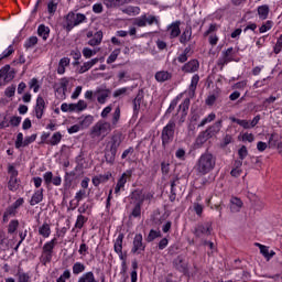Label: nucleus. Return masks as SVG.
I'll return each mask as SVG.
<instances>
[{
	"mask_svg": "<svg viewBox=\"0 0 282 282\" xmlns=\"http://www.w3.org/2000/svg\"><path fill=\"white\" fill-rule=\"evenodd\" d=\"M216 164L217 159L215 155L206 152L199 156L196 163V170L200 175H208V173L215 170Z\"/></svg>",
	"mask_w": 282,
	"mask_h": 282,
	"instance_id": "obj_1",
	"label": "nucleus"
},
{
	"mask_svg": "<svg viewBox=\"0 0 282 282\" xmlns=\"http://www.w3.org/2000/svg\"><path fill=\"white\" fill-rule=\"evenodd\" d=\"M85 21H87L86 14L69 12L65 17V28L69 32L77 25H80V23H85Z\"/></svg>",
	"mask_w": 282,
	"mask_h": 282,
	"instance_id": "obj_2",
	"label": "nucleus"
},
{
	"mask_svg": "<svg viewBox=\"0 0 282 282\" xmlns=\"http://www.w3.org/2000/svg\"><path fill=\"white\" fill-rule=\"evenodd\" d=\"M69 85V78L63 77L54 85V91L58 100H65L67 98V87Z\"/></svg>",
	"mask_w": 282,
	"mask_h": 282,
	"instance_id": "obj_3",
	"label": "nucleus"
},
{
	"mask_svg": "<svg viewBox=\"0 0 282 282\" xmlns=\"http://www.w3.org/2000/svg\"><path fill=\"white\" fill-rule=\"evenodd\" d=\"M113 127L109 123V121H98L94 128H93V133L95 135H108V133H111L113 131Z\"/></svg>",
	"mask_w": 282,
	"mask_h": 282,
	"instance_id": "obj_4",
	"label": "nucleus"
},
{
	"mask_svg": "<svg viewBox=\"0 0 282 282\" xmlns=\"http://www.w3.org/2000/svg\"><path fill=\"white\" fill-rule=\"evenodd\" d=\"M14 69L10 67V65H4L0 69V87H3V85H8V83L14 80Z\"/></svg>",
	"mask_w": 282,
	"mask_h": 282,
	"instance_id": "obj_5",
	"label": "nucleus"
},
{
	"mask_svg": "<svg viewBox=\"0 0 282 282\" xmlns=\"http://www.w3.org/2000/svg\"><path fill=\"white\" fill-rule=\"evenodd\" d=\"M175 134V121L171 120L169 123L163 128L162 131V143L163 147H166L169 142L173 140V135Z\"/></svg>",
	"mask_w": 282,
	"mask_h": 282,
	"instance_id": "obj_6",
	"label": "nucleus"
},
{
	"mask_svg": "<svg viewBox=\"0 0 282 282\" xmlns=\"http://www.w3.org/2000/svg\"><path fill=\"white\" fill-rule=\"evenodd\" d=\"M47 109V105L45 104V99L43 96L39 95L36 98L35 106L33 107V116L41 120L43 116H45V110Z\"/></svg>",
	"mask_w": 282,
	"mask_h": 282,
	"instance_id": "obj_7",
	"label": "nucleus"
},
{
	"mask_svg": "<svg viewBox=\"0 0 282 282\" xmlns=\"http://www.w3.org/2000/svg\"><path fill=\"white\" fill-rule=\"evenodd\" d=\"M153 23H158L155 15L142 14L133 20V25H137V28H147V25H153Z\"/></svg>",
	"mask_w": 282,
	"mask_h": 282,
	"instance_id": "obj_8",
	"label": "nucleus"
},
{
	"mask_svg": "<svg viewBox=\"0 0 282 282\" xmlns=\"http://www.w3.org/2000/svg\"><path fill=\"white\" fill-rule=\"evenodd\" d=\"M145 248L147 247L144 246L142 234H137L133 239V247L131 252H133V254H141L144 252Z\"/></svg>",
	"mask_w": 282,
	"mask_h": 282,
	"instance_id": "obj_9",
	"label": "nucleus"
},
{
	"mask_svg": "<svg viewBox=\"0 0 282 282\" xmlns=\"http://www.w3.org/2000/svg\"><path fill=\"white\" fill-rule=\"evenodd\" d=\"M197 69H199V61L197 59H191L182 67V72L185 74H195Z\"/></svg>",
	"mask_w": 282,
	"mask_h": 282,
	"instance_id": "obj_10",
	"label": "nucleus"
},
{
	"mask_svg": "<svg viewBox=\"0 0 282 282\" xmlns=\"http://www.w3.org/2000/svg\"><path fill=\"white\" fill-rule=\"evenodd\" d=\"M195 237H205L210 235V224H198L194 229Z\"/></svg>",
	"mask_w": 282,
	"mask_h": 282,
	"instance_id": "obj_11",
	"label": "nucleus"
},
{
	"mask_svg": "<svg viewBox=\"0 0 282 282\" xmlns=\"http://www.w3.org/2000/svg\"><path fill=\"white\" fill-rule=\"evenodd\" d=\"M120 144H122V135H112L110 142L108 143V147L110 148V153H118V148L120 147Z\"/></svg>",
	"mask_w": 282,
	"mask_h": 282,
	"instance_id": "obj_12",
	"label": "nucleus"
},
{
	"mask_svg": "<svg viewBox=\"0 0 282 282\" xmlns=\"http://www.w3.org/2000/svg\"><path fill=\"white\" fill-rule=\"evenodd\" d=\"M101 62L105 61V58H98V57H95L88 62H85L79 68H78V74H85V72H89V69H91V67H94V65H97L98 62Z\"/></svg>",
	"mask_w": 282,
	"mask_h": 282,
	"instance_id": "obj_13",
	"label": "nucleus"
},
{
	"mask_svg": "<svg viewBox=\"0 0 282 282\" xmlns=\"http://www.w3.org/2000/svg\"><path fill=\"white\" fill-rule=\"evenodd\" d=\"M131 174L128 173H123L120 178L117 182V185L115 187V195H120V193H122V191H124V186L127 184V180L129 178Z\"/></svg>",
	"mask_w": 282,
	"mask_h": 282,
	"instance_id": "obj_14",
	"label": "nucleus"
},
{
	"mask_svg": "<svg viewBox=\"0 0 282 282\" xmlns=\"http://www.w3.org/2000/svg\"><path fill=\"white\" fill-rule=\"evenodd\" d=\"M0 250H10L17 246V234L12 235V238L0 240Z\"/></svg>",
	"mask_w": 282,
	"mask_h": 282,
	"instance_id": "obj_15",
	"label": "nucleus"
},
{
	"mask_svg": "<svg viewBox=\"0 0 282 282\" xmlns=\"http://www.w3.org/2000/svg\"><path fill=\"white\" fill-rule=\"evenodd\" d=\"M78 124L83 131V129H89L91 124H94V116L86 115L78 118Z\"/></svg>",
	"mask_w": 282,
	"mask_h": 282,
	"instance_id": "obj_16",
	"label": "nucleus"
},
{
	"mask_svg": "<svg viewBox=\"0 0 282 282\" xmlns=\"http://www.w3.org/2000/svg\"><path fill=\"white\" fill-rule=\"evenodd\" d=\"M37 232L40 237H43V239H50V236L52 235V227L50 224L44 223L37 227Z\"/></svg>",
	"mask_w": 282,
	"mask_h": 282,
	"instance_id": "obj_17",
	"label": "nucleus"
},
{
	"mask_svg": "<svg viewBox=\"0 0 282 282\" xmlns=\"http://www.w3.org/2000/svg\"><path fill=\"white\" fill-rule=\"evenodd\" d=\"M234 54L235 50L232 47L227 48L223 58L219 59L218 65H227V63L235 61Z\"/></svg>",
	"mask_w": 282,
	"mask_h": 282,
	"instance_id": "obj_18",
	"label": "nucleus"
},
{
	"mask_svg": "<svg viewBox=\"0 0 282 282\" xmlns=\"http://www.w3.org/2000/svg\"><path fill=\"white\" fill-rule=\"evenodd\" d=\"M96 94H98L97 101L99 105H105V102H107V98H109V94H111V90L98 88Z\"/></svg>",
	"mask_w": 282,
	"mask_h": 282,
	"instance_id": "obj_19",
	"label": "nucleus"
},
{
	"mask_svg": "<svg viewBox=\"0 0 282 282\" xmlns=\"http://www.w3.org/2000/svg\"><path fill=\"white\" fill-rule=\"evenodd\" d=\"M197 85H199V75L195 74L193 75L189 87H188L189 98H193V96H195V91L197 90Z\"/></svg>",
	"mask_w": 282,
	"mask_h": 282,
	"instance_id": "obj_20",
	"label": "nucleus"
},
{
	"mask_svg": "<svg viewBox=\"0 0 282 282\" xmlns=\"http://www.w3.org/2000/svg\"><path fill=\"white\" fill-rule=\"evenodd\" d=\"M121 110L120 107H117L111 115L109 124H111L115 129H117L118 124H120Z\"/></svg>",
	"mask_w": 282,
	"mask_h": 282,
	"instance_id": "obj_21",
	"label": "nucleus"
},
{
	"mask_svg": "<svg viewBox=\"0 0 282 282\" xmlns=\"http://www.w3.org/2000/svg\"><path fill=\"white\" fill-rule=\"evenodd\" d=\"M56 243H58L56 238L46 241L42 248V251L47 252L48 254H54V248H56Z\"/></svg>",
	"mask_w": 282,
	"mask_h": 282,
	"instance_id": "obj_22",
	"label": "nucleus"
},
{
	"mask_svg": "<svg viewBox=\"0 0 282 282\" xmlns=\"http://www.w3.org/2000/svg\"><path fill=\"white\" fill-rule=\"evenodd\" d=\"M69 63H72V59H69V57H63L59 59L57 66V74H59V76H63V74H65V69L66 67H69Z\"/></svg>",
	"mask_w": 282,
	"mask_h": 282,
	"instance_id": "obj_23",
	"label": "nucleus"
},
{
	"mask_svg": "<svg viewBox=\"0 0 282 282\" xmlns=\"http://www.w3.org/2000/svg\"><path fill=\"white\" fill-rule=\"evenodd\" d=\"M43 202V188L36 189L31 197L30 204L31 206H36V204H41Z\"/></svg>",
	"mask_w": 282,
	"mask_h": 282,
	"instance_id": "obj_24",
	"label": "nucleus"
},
{
	"mask_svg": "<svg viewBox=\"0 0 282 282\" xmlns=\"http://www.w3.org/2000/svg\"><path fill=\"white\" fill-rule=\"evenodd\" d=\"M124 239V236L120 234L116 240H115V252L119 254L120 259H123L124 256H122V241Z\"/></svg>",
	"mask_w": 282,
	"mask_h": 282,
	"instance_id": "obj_25",
	"label": "nucleus"
},
{
	"mask_svg": "<svg viewBox=\"0 0 282 282\" xmlns=\"http://www.w3.org/2000/svg\"><path fill=\"white\" fill-rule=\"evenodd\" d=\"M241 206H243V203L238 197H232L230 199V210H231V213H239V210H241Z\"/></svg>",
	"mask_w": 282,
	"mask_h": 282,
	"instance_id": "obj_26",
	"label": "nucleus"
},
{
	"mask_svg": "<svg viewBox=\"0 0 282 282\" xmlns=\"http://www.w3.org/2000/svg\"><path fill=\"white\" fill-rule=\"evenodd\" d=\"M269 14H270V7H268V4L258 7L259 19H261L262 21H265V19H268Z\"/></svg>",
	"mask_w": 282,
	"mask_h": 282,
	"instance_id": "obj_27",
	"label": "nucleus"
},
{
	"mask_svg": "<svg viewBox=\"0 0 282 282\" xmlns=\"http://www.w3.org/2000/svg\"><path fill=\"white\" fill-rule=\"evenodd\" d=\"M192 36H193V30L191 29V26H187L180 37V43H182L183 45L188 43Z\"/></svg>",
	"mask_w": 282,
	"mask_h": 282,
	"instance_id": "obj_28",
	"label": "nucleus"
},
{
	"mask_svg": "<svg viewBox=\"0 0 282 282\" xmlns=\"http://www.w3.org/2000/svg\"><path fill=\"white\" fill-rule=\"evenodd\" d=\"M102 43V31H97L91 40L88 41V45L96 47Z\"/></svg>",
	"mask_w": 282,
	"mask_h": 282,
	"instance_id": "obj_29",
	"label": "nucleus"
},
{
	"mask_svg": "<svg viewBox=\"0 0 282 282\" xmlns=\"http://www.w3.org/2000/svg\"><path fill=\"white\" fill-rule=\"evenodd\" d=\"M143 101H144V97L142 96V94L137 95V97L133 100L134 113H138L140 109H142Z\"/></svg>",
	"mask_w": 282,
	"mask_h": 282,
	"instance_id": "obj_30",
	"label": "nucleus"
},
{
	"mask_svg": "<svg viewBox=\"0 0 282 282\" xmlns=\"http://www.w3.org/2000/svg\"><path fill=\"white\" fill-rule=\"evenodd\" d=\"M170 78L171 73L167 70H160L155 74V80H158V83H165V80H170Z\"/></svg>",
	"mask_w": 282,
	"mask_h": 282,
	"instance_id": "obj_31",
	"label": "nucleus"
},
{
	"mask_svg": "<svg viewBox=\"0 0 282 282\" xmlns=\"http://www.w3.org/2000/svg\"><path fill=\"white\" fill-rule=\"evenodd\" d=\"M77 282H98V280H96V275H94V272L88 271L79 276Z\"/></svg>",
	"mask_w": 282,
	"mask_h": 282,
	"instance_id": "obj_32",
	"label": "nucleus"
},
{
	"mask_svg": "<svg viewBox=\"0 0 282 282\" xmlns=\"http://www.w3.org/2000/svg\"><path fill=\"white\" fill-rule=\"evenodd\" d=\"M123 14H128L129 17H138L140 14V7L129 6L122 9Z\"/></svg>",
	"mask_w": 282,
	"mask_h": 282,
	"instance_id": "obj_33",
	"label": "nucleus"
},
{
	"mask_svg": "<svg viewBox=\"0 0 282 282\" xmlns=\"http://www.w3.org/2000/svg\"><path fill=\"white\" fill-rule=\"evenodd\" d=\"M63 140V134L61 132H55L51 137V139L47 141V144H51V147H56L57 144H61V141Z\"/></svg>",
	"mask_w": 282,
	"mask_h": 282,
	"instance_id": "obj_34",
	"label": "nucleus"
},
{
	"mask_svg": "<svg viewBox=\"0 0 282 282\" xmlns=\"http://www.w3.org/2000/svg\"><path fill=\"white\" fill-rule=\"evenodd\" d=\"M74 105L75 113H82V111H85L88 107L87 101L79 99L76 104Z\"/></svg>",
	"mask_w": 282,
	"mask_h": 282,
	"instance_id": "obj_35",
	"label": "nucleus"
},
{
	"mask_svg": "<svg viewBox=\"0 0 282 282\" xmlns=\"http://www.w3.org/2000/svg\"><path fill=\"white\" fill-rule=\"evenodd\" d=\"M37 34L39 36H42L44 41H47V37L50 36V28L44 24H41L37 28Z\"/></svg>",
	"mask_w": 282,
	"mask_h": 282,
	"instance_id": "obj_36",
	"label": "nucleus"
},
{
	"mask_svg": "<svg viewBox=\"0 0 282 282\" xmlns=\"http://www.w3.org/2000/svg\"><path fill=\"white\" fill-rule=\"evenodd\" d=\"M169 32L171 35V39H177V36H180V23H173L170 28H169Z\"/></svg>",
	"mask_w": 282,
	"mask_h": 282,
	"instance_id": "obj_37",
	"label": "nucleus"
},
{
	"mask_svg": "<svg viewBox=\"0 0 282 282\" xmlns=\"http://www.w3.org/2000/svg\"><path fill=\"white\" fill-rule=\"evenodd\" d=\"M87 267H85V264L83 262H75L73 264V274H83V272H85Z\"/></svg>",
	"mask_w": 282,
	"mask_h": 282,
	"instance_id": "obj_38",
	"label": "nucleus"
},
{
	"mask_svg": "<svg viewBox=\"0 0 282 282\" xmlns=\"http://www.w3.org/2000/svg\"><path fill=\"white\" fill-rule=\"evenodd\" d=\"M127 3H131V0H107V6H110L111 8H120V6Z\"/></svg>",
	"mask_w": 282,
	"mask_h": 282,
	"instance_id": "obj_39",
	"label": "nucleus"
},
{
	"mask_svg": "<svg viewBox=\"0 0 282 282\" xmlns=\"http://www.w3.org/2000/svg\"><path fill=\"white\" fill-rule=\"evenodd\" d=\"M19 228V220L13 219L8 225V235H17Z\"/></svg>",
	"mask_w": 282,
	"mask_h": 282,
	"instance_id": "obj_40",
	"label": "nucleus"
},
{
	"mask_svg": "<svg viewBox=\"0 0 282 282\" xmlns=\"http://www.w3.org/2000/svg\"><path fill=\"white\" fill-rule=\"evenodd\" d=\"M238 140L240 142H254V134L248 132L240 133V135H238Z\"/></svg>",
	"mask_w": 282,
	"mask_h": 282,
	"instance_id": "obj_41",
	"label": "nucleus"
},
{
	"mask_svg": "<svg viewBox=\"0 0 282 282\" xmlns=\"http://www.w3.org/2000/svg\"><path fill=\"white\" fill-rule=\"evenodd\" d=\"M61 0H50L48 4H47V12L48 14H54L56 12V10H58V2Z\"/></svg>",
	"mask_w": 282,
	"mask_h": 282,
	"instance_id": "obj_42",
	"label": "nucleus"
},
{
	"mask_svg": "<svg viewBox=\"0 0 282 282\" xmlns=\"http://www.w3.org/2000/svg\"><path fill=\"white\" fill-rule=\"evenodd\" d=\"M52 257H54V254L47 253L46 251H42L40 261H41V263H43V265H47V263H50L52 261Z\"/></svg>",
	"mask_w": 282,
	"mask_h": 282,
	"instance_id": "obj_43",
	"label": "nucleus"
},
{
	"mask_svg": "<svg viewBox=\"0 0 282 282\" xmlns=\"http://www.w3.org/2000/svg\"><path fill=\"white\" fill-rule=\"evenodd\" d=\"M25 148V139H23V132L17 134L15 149Z\"/></svg>",
	"mask_w": 282,
	"mask_h": 282,
	"instance_id": "obj_44",
	"label": "nucleus"
},
{
	"mask_svg": "<svg viewBox=\"0 0 282 282\" xmlns=\"http://www.w3.org/2000/svg\"><path fill=\"white\" fill-rule=\"evenodd\" d=\"M84 58H91V56H96L98 54V50H91L89 47H84L82 51Z\"/></svg>",
	"mask_w": 282,
	"mask_h": 282,
	"instance_id": "obj_45",
	"label": "nucleus"
},
{
	"mask_svg": "<svg viewBox=\"0 0 282 282\" xmlns=\"http://www.w3.org/2000/svg\"><path fill=\"white\" fill-rule=\"evenodd\" d=\"M15 94H17V86L15 85H10L4 90V96L7 98H14Z\"/></svg>",
	"mask_w": 282,
	"mask_h": 282,
	"instance_id": "obj_46",
	"label": "nucleus"
},
{
	"mask_svg": "<svg viewBox=\"0 0 282 282\" xmlns=\"http://www.w3.org/2000/svg\"><path fill=\"white\" fill-rule=\"evenodd\" d=\"M61 110L64 113H75L74 104L64 102V104L61 105Z\"/></svg>",
	"mask_w": 282,
	"mask_h": 282,
	"instance_id": "obj_47",
	"label": "nucleus"
},
{
	"mask_svg": "<svg viewBox=\"0 0 282 282\" xmlns=\"http://www.w3.org/2000/svg\"><path fill=\"white\" fill-rule=\"evenodd\" d=\"M30 89H33L34 94H39V90L41 89V84H39V79L32 78L29 82Z\"/></svg>",
	"mask_w": 282,
	"mask_h": 282,
	"instance_id": "obj_48",
	"label": "nucleus"
},
{
	"mask_svg": "<svg viewBox=\"0 0 282 282\" xmlns=\"http://www.w3.org/2000/svg\"><path fill=\"white\" fill-rule=\"evenodd\" d=\"M15 213H17L15 207L11 205V207L7 208V210L3 214V221L6 223L8 221V219H10V217H14Z\"/></svg>",
	"mask_w": 282,
	"mask_h": 282,
	"instance_id": "obj_49",
	"label": "nucleus"
},
{
	"mask_svg": "<svg viewBox=\"0 0 282 282\" xmlns=\"http://www.w3.org/2000/svg\"><path fill=\"white\" fill-rule=\"evenodd\" d=\"M8 188L9 191H19V180L14 177H10L9 183H8Z\"/></svg>",
	"mask_w": 282,
	"mask_h": 282,
	"instance_id": "obj_50",
	"label": "nucleus"
},
{
	"mask_svg": "<svg viewBox=\"0 0 282 282\" xmlns=\"http://www.w3.org/2000/svg\"><path fill=\"white\" fill-rule=\"evenodd\" d=\"M85 224H87V218L83 215H78L75 223V228H78V230H80L83 226H85Z\"/></svg>",
	"mask_w": 282,
	"mask_h": 282,
	"instance_id": "obj_51",
	"label": "nucleus"
},
{
	"mask_svg": "<svg viewBox=\"0 0 282 282\" xmlns=\"http://www.w3.org/2000/svg\"><path fill=\"white\" fill-rule=\"evenodd\" d=\"M118 56H120V48L115 50L109 57L107 58L108 65H111V63H116L118 59Z\"/></svg>",
	"mask_w": 282,
	"mask_h": 282,
	"instance_id": "obj_52",
	"label": "nucleus"
},
{
	"mask_svg": "<svg viewBox=\"0 0 282 282\" xmlns=\"http://www.w3.org/2000/svg\"><path fill=\"white\" fill-rule=\"evenodd\" d=\"M14 54V46L9 45L7 50L0 54V61H3V58H8L9 56H12Z\"/></svg>",
	"mask_w": 282,
	"mask_h": 282,
	"instance_id": "obj_53",
	"label": "nucleus"
},
{
	"mask_svg": "<svg viewBox=\"0 0 282 282\" xmlns=\"http://www.w3.org/2000/svg\"><path fill=\"white\" fill-rule=\"evenodd\" d=\"M215 118H217V116L215 115V112H210L207 117H205L200 123L199 127H205V124H208L210 122H213V120H215Z\"/></svg>",
	"mask_w": 282,
	"mask_h": 282,
	"instance_id": "obj_54",
	"label": "nucleus"
},
{
	"mask_svg": "<svg viewBox=\"0 0 282 282\" xmlns=\"http://www.w3.org/2000/svg\"><path fill=\"white\" fill-rule=\"evenodd\" d=\"M191 53V47H186L184 52L178 55L177 61L178 63H186L188 61V54Z\"/></svg>",
	"mask_w": 282,
	"mask_h": 282,
	"instance_id": "obj_55",
	"label": "nucleus"
},
{
	"mask_svg": "<svg viewBox=\"0 0 282 282\" xmlns=\"http://www.w3.org/2000/svg\"><path fill=\"white\" fill-rule=\"evenodd\" d=\"M72 279V272L66 269L63 274L56 280V282H67V280Z\"/></svg>",
	"mask_w": 282,
	"mask_h": 282,
	"instance_id": "obj_56",
	"label": "nucleus"
},
{
	"mask_svg": "<svg viewBox=\"0 0 282 282\" xmlns=\"http://www.w3.org/2000/svg\"><path fill=\"white\" fill-rule=\"evenodd\" d=\"M256 246L260 249L261 254L268 259V257H270V248H268L267 246H263L259 242L256 243Z\"/></svg>",
	"mask_w": 282,
	"mask_h": 282,
	"instance_id": "obj_57",
	"label": "nucleus"
},
{
	"mask_svg": "<svg viewBox=\"0 0 282 282\" xmlns=\"http://www.w3.org/2000/svg\"><path fill=\"white\" fill-rule=\"evenodd\" d=\"M158 237H161L160 231L152 229V230H150V232L148 235L147 241L149 243H151V241H155V239H158Z\"/></svg>",
	"mask_w": 282,
	"mask_h": 282,
	"instance_id": "obj_58",
	"label": "nucleus"
},
{
	"mask_svg": "<svg viewBox=\"0 0 282 282\" xmlns=\"http://www.w3.org/2000/svg\"><path fill=\"white\" fill-rule=\"evenodd\" d=\"M272 21H267L264 24H262L259 29L260 34H265V32H270L272 30Z\"/></svg>",
	"mask_w": 282,
	"mask_h": 282,
	"instance_id": "obj_59",
	"label": "nucleus"
},
{
	"mask_svg": "<svg viewBox=\"0 0 282 282\" xmlns=\"http://www.w3.org/2000/svg\"><path fill=\"white\" fill-rule=\"evenodd\" d=\"M188 107H191V99L186 98L181 105H180V111H183L184 116H186L188 111Z\"/></svg>",
	"mask_w": 282,
	"mask_h": 282,
	"instance_id": "obj_60",
	"label": "nucleus"
},
{
	"mask_svg": "<svg viewBox=\"0 0 282 282\" xmlns=\"http://www.w3.org/2000/svg\"><path fill=\"white\" fill-rule=\"evenodd\" d=\"M70 56H73V58H74V61H75L74 65H79L80 62H78V61H80V58H82V56H83V54L80 53V51H78V50H73V51L70 52Z\"/></svg>",
	"mask_w": 282,
	"mask_h": 282,
	"instance_id": "obj_61",
	"label": "nucleus"
},
{
	"mask_svg": "<svg viewBox=\"0 0 282 282\" xmlns=\"http://www.w3.org/2000/svg\"><path fill=\"white\" fill-rule=\"evenodd\" d=\"M129 88L123 87V88H118L117 90L113 91V98H122V96L127 95Z\"/></svg>",
	"mask_w": 282,
	"mask_h": 282,
	"instance_id": "obj_62",
	"label": "nucleus"
},
{
	"mask_svg": "<svg viewBox=\"0 0 282 282\" xmlns=\"http://www.w3.org/2000/svg\"><path fill=\"white\" fill-rule=\"evenodd\" d=\"M85 197H87V189H79L75 194L76 202H83V199H85Z\"/></svg>",
	"mask_w": 282,
	"mask_h": 282,
	"instance_id": "obj_63",
	"label": "nucleus"
},
{
	"mask_svg": "<svg viewBox=\"0 0 282 282\" xmlns=\"http://www.w3.org/2000/svg\"><path fill=\"white\" fill-rule=\"evenodd\" d=\"M30 274L29 273H25V272H19L18 273V281L19 282H30Z\"/></svg>",
	"mask_w": 282,
	"mask_h": 282,
	"instance_id": "obj_64",
	"label": "nucleus"
}]
</instances>
